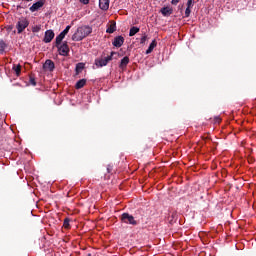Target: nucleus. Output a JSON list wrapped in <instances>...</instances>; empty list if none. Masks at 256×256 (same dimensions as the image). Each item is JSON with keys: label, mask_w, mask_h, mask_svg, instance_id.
<instances>
[{"label": "nucleus", "mask_w": 256, "mask_h": 256, "mask_svg": "<svg viewBox=\"0 0 256 256\" xmlns=\"http://www.w3.org/2000/svg\"><path fill=\"white\" fill-rule=\"evenodd\" d=\"M139 31H140L139 27H136V26L131 27L129 31V37H134V35H137Z\"/></svg>", "instance_id": "nucleus-18"}, {"label": "nucleus", "mask_w": 256, "mask_h": 256, "mask_svg": "<svg viewBox=\"0 0 256 256\" xmlns=\"http://www.w3.org/2000/svg\"><path fill=\"white\" fill-rule=\"evenodd\" d=\"M26 1H33V0H26Z\"/></svg>", "instance_id": "nucleus-33"}, {"label": "nucleus", "mask_w": 256, "mask_h": 256, "mask_svg": "<svg viewBox=\"0 0 256 256\" xmlns=\"http://www.w3.org/2000/svg\"><path fill=\"white\" fill-rule=\"evenodd\" d=\"M189 15H191V8H186L185 17H189Z\"/></svg>", "instance_id": "nucleus-28"}, {"label": "nucleus", "mask_w": 256, "mask_h": 256, "mask_svg": "<svg viewBox=\"0 0 256 256\" xmlns=\"http://www.w3.org/2000/svg\"><path fill=\"white\" fill-rule=\"evenodd\" d=\"M43 5H45V0H39L38 2L34 3L30 7L31 13H35V11H39V9H41V7H43Z\"/></svg>", "instance_id": "nucleus-10"}, {"label": "nucleus", "mask_w": 256, "mask_h": 256, "mask_svg": "<svg viewBox=\"0 0 256 256\" xmlns=\"http://www.w3.org/2000/svg\"><path fill=\"white\" fill-rule=\"evenodd\" d=\"M216 123H221V118L217 117L216 118Z\"/></svg>", "instance_id": "nucleus-31"}, {"label": "nucleus", "mask_w": 256, "mask_h": 256, "mask_svg": "<svg viewBox=\"0 0 256 256\" xmlns=\"http://www.w3.org/2000/svg\"><path fill=\"white\" fill-rule=\"evenodd\" d=\"M13 71H15L17 77H19V75H21V64L18 65H13Z\"/></svg>", "instance_id": "nucleus-20"}, {"label": "nucleus", "mask_w": 256, "mask_h": 256, "mask_svg": "<svg viewBox=\"0 0 256 256\" xmlns=\"http://www.w3.org/2000/svg\"><path fill=\"white\" fill-rule=\"evenodd\" d=\"M59 52V55H62V57H68L69 56V45L67 44V41H64L62 44L56 46Z\"/></svg>", "instance_id": "nucleus-5"}, {"label": "nucleus", "mask_w": 256, "mask_h": 256, "mask_svg": "<svg viewBox=\"0 0 256 256\" xmlns=\"http://www.w3.org/2000/svg\"><path fill=\"white\" fill-rule=\"evenodd\" d=\"M181 0H172L171 3L172 5H177V3H179Z\"/></svg>", "instance_id": "nucleus-30"}, {"label": "nucleus", "mask_w": 256, "mask_h": 256, "mask_svg": "<svg viewBox=\"0 0 256 256\" xmlns=\"http://www.w3.org/2000/svg\"><path fill=\"white\" fill-rule=\"evenodd\" d=\"M83 69H85V64L84 63H78L76 65V68H75L76 75H79V73H81V71H83Z\"/></svg>", "instance_id": "nucleus-19"}, {"label": "nucleus", "mask_w": 256, "mask_h": 256, "mask_svg": "<svg viewBox=\"0 0 256 256\" xmlns=\"http://www.w3.org/2000/svg\"><path fill=\"white\" fill-rule=\"evenodd\" d=\"M107 173H113V165L109 164L107 166Z\"/></svg>", "instance_id": "nucleus-25"}, {"label": "nucleus", "mask_w": 256, "mask_h": 256, "mask_svg": "<svg viewBox=\"0 0 256 256\" xmlns=\"http://www.w3.org/2000/svg\"><path fill=\"white\" fill-rule=\"evenodd\" d=\"M92 33L93 28L91 26H81L72 35V41H83L85 37H89Z\"/></svg>", "instance_id": "nucleus-1"}, {"label": "nucleus", "mask_w": 256, "mask_h": 256, "mask_svg": "<svg viewBox=\"0 0 256 256\" xmlns=\"http://www.w3.org/2000/svg\"><path fill=\"white\" fill-rule=\"evenodd\" d=\"M70 29V25L66 26V28L56 37L55 47H59V45H61L63 39H65V36L67 35V33H69Z\"/></svg>", "instance_id": "nucleus-6"}, {"label": "nucleus", "mask_w": 256, "mask_h": 256, "mask_svg": "<svg viewBox=\"0 0 256 256\" xmlns=\"http://www.w3.org/2000/svg\"><path fill=\"white\" fill-rule=\"evenodd\" d=\"M43 69L50 72L55 71V62L50 59L46 60L43 64Z\"/></svg>", "instance_id": "nucleus-9"}, {"label": "nucleus", "mask_w": 256, "mask_h": 256, "mask_svg": "<svg viewBox=\"0 0 256 256\" xmlns=\"http://www.w3.org/2000/svg\"><path fill=\"white\" fill-rule=\"evenodd\" d=\"M123 43H125V38L123 36H116L112 42L114 47H123Z\"/></svg>", "instance_id": "nucleus-8"}, {"label": "nucleus", "mask_w": 256, "mask_h": 256, "mask_svg": "<svg viewBox=\"0 0 256 256\" xmlns=\"http://www.w3.org/2000/svg\"><path fill=\"white\" fill-rule=\"evenodd\" d=\"M84 85H87V79H80L76 82L75 89H83Z\"/></svg>", "instance_id": "nucleus-16"}, {"label": "nucleus", "mask_w": 256, "mask_h": 256, "mask_svg": "<svg viewBox=\"0 0 256 256\" xmlns=\"http://www.w3.org/2000/svg\"><path fill=\"white\" fill-rule=\"evenodd\" d=\"M204 141H207V139H209V137H203Z\"/></svg>", "instance_id": "nucleus-32"}, {"label": "nucleus", "mask_w": 256, "mask_h": 256, "mask_svg": "<svg viewBox=\"0 0 256 256\" xmlns=\"http://www.w3.org/2000/svg\"><path fill=\"white\" fill-rule=\"evenodd\" d=\"M193 7V0L187 1V8L191 9Z\"/></svg>", "instance_id": "nucleus-27"}, {"label": "nucleus", "mask_w": 256, "mask_h": 256, "mask_svg": "<svg viewBox=\"0 0 256 256\" xmlns=\"http://www.w3.org/2000/svg\"><path fill=\"white\" fill-rule=\"evenodd\" d=\"M99 7L102 11L109 9V0H99Z\"/></svg>", "instance_id": "nucleus-13"}, {"label": "nucleus", "mask_w": 256, "mask_h": 256, "mask_svg": "<svg viewBox=\"0 0 256 256\" xmlns=\"http://www.w3.org/2000/svg\"><path fill=\"white\" fill-rule=\"evenodd\" d=\"M127 65H129V58L128 56H125L119 64L120 69H125L127 67Z\"/></svg>", "instance_id": "nucleus-14"}, {"label": "nucleus", "mask_w": 256, "mask_h": 256, "mask_svg": "<svg viewBox=\"0 0 256 256\" xmlns=\"http://www.w3.org/2000/svg\"><path fill=\"white\" fill-rule=\"evenodd\" d=\"M145 41H147V36H142L141 39H140V43L141 45H144Z\"/></svg>", "instance_id": "nucleus-26"}, {"label": "nucleus", "mask_w": 256, "mask_h": 256, "mask_svg": "<svg viewBox=\"0 0 256 256\" xmlns=\"http://www.w3.org/2000/svg\"><path fill=\"white\" fill-rule=\"evenodd\" d=\"M120 219H121L122 223H126V225H133L134 227L136 225H139V222H137V220H135V217H133V215H131L129 213H123L120 216Z\"/></svg>", "instance_id": "nucleus-2"}, {"label": "nucleus", "mask_w": 256, "mask_h": 256, "mask_svg": "<svg viewBox=\"0 0 256 256\" xmlns=\"http://www.w3.org/2000/svg\"><path fill=\"white\" fill-rule=\"evenodd\" d=\"M155 47H157V41L153 40L149 45L148 49L146 50V55H149V53H153Z\"/></svg>", "instance_id": "nucleus-17"}, {"label": "nucleus", "mask_w": 256, "mask_h": 256, "mask_svg": "<svg viewBox=\"0 0 256 256\" xmlns=\"http://www.w3.org/2000/svg\"><path fill=\"white\" fill-rule=\"evenodd\" d=\"M5 49H7V43H5L3 40H0V53H5Z\"/></svg>", "instance_id": "nucleus-21"}, {"label": "nucleus", "mask_w": 256, "mask_h": 256, "mask_svg": "<svg viewBox=\"0 0 256 256\" xmlns=\"http://www.w3.org/2000/svg\"><path fill=\"white\" fill-rule=\"evenodd\" d=\"M80 3H83V5H89V0H80Z\"/></svg>", "instance_id": "nucleus-29"}, {"label": "nucleus", "mask_w": 256, "mask_h": 256, "mask_svg": "<svg viewBox=\"0 0 256 256\" xmlns=\"http://www.w3.org/2000/svg\"><path fill=\"white\" fill-rule=\"evenodd\" d=\"M117 55V52H111V55L95 60V65L97 67H106V65L109 63V61H113V56Z\"/></svg>", "instance_id": "nucleus-3"}, {"label": "nucleus", "mask_w": 256, "mask_h": 256, "mask_svg": "<svg viewBox=\"0 0 256 256\" xmlns=\"http://www.w3.org/2000/svg\"><path fill=\"white\" fill-rule=\"evenodd\" d=\"M161 13L164 17H169V16L173 15V7H171V6L163 7L161 9Z\"/></svg>", "instance_id": "nucleus-11"}, {"label": "nucleus", "mask_w": 256, "mask_h": 256, "mask_svg": "<svg viewBox=\"0 0 256 256\" xmlns=\"http://www.w3.org/2000/svg\"><path fill=\"white\" fill-rule=\"evenodd\" d=\"M175 221H177V211L171 212V214L168 216V222L170 224L175 223Z\"/></svg>", "instance_id": "nucleus-15"}, {"label": "nucleus", "mask_w": 256, "mask_h": 256, "mask_svg": "<svg viewBox=\"0 0 256 256\" xmlns=\"http://www.w3.org/2000/svg\"><path fill=\"white\" fill-rule=\"evenodd\" d=\"M29 27V20L26 18H23L21 20H19L16 23V29H17V33L19 35H21V33L23 32L24 29H27Z\"/></svg>", "instance_id": "nucleus-4"}, {"label": "nucleus", "mask_w": 256, "mask_h": 256, "mask_svg": "<svg viewBox=\"0 0 256 256\" xmlns=\"http://www.w3.org/2000/svg\"><path fill=\"white\" fill-rule=\"evenodd\" d=\"M114 31H117V23L115 21H111L107 26L106 33L112 34Z\"/></svg>", "instance_id": "nucleus-12"}, {"label": "nucleus", "mask_w": 256, "mask_h": 256, "mask_svg": "<svg viewBox=\"0 0 256 256\" xmlns=\"http://www.w3.org/2000/svg\"><path fill=\"white\" fill-rule=\"evenodd\" d=\"M33 33H39L41 31V27L35 26L32 28Z\"/></svg>", "instance_id": "nucleus-24"}, {"label": "nucleus", "mask_w": 256, "mask_h": 256, "mask_svg": "<svg viewBox=\"0 0 256 256\" xmlns=\"http://www.w3.org/2000/svg\"><path fill=\"white\" fill-rule=\"evenodd\" d=\"M63 227H64L65 229H69V219H68V218H66V219L64 220Z\"/></svg>", "instance_id": "nucleus-23"}, {"label": "nucleus", "mask_w": 256, "mask_h": 256, "mask_svg": "<svg viewBox=\"0 0 256 256\" xmlns=\"http://www.w3.org/2000/svg\"><path fill=\"white\" fill-rule=\"evenodd\" d=\"M55 39V32L53 30H47L44 35L43 42L44 43H51Z\"/></svg>", "instance_id": "nucleus-7"}, {"label": "nucleus", "mask_w": 256, "mask_h": 256, "mask_svg": "<svg viewBox=\"0 0 256 256\" xmlns=\"http://www.w3.org/2000/svg\"><path fill=\"white\" fill-rule=\"evenodd\" d=\"M30 85H33V87H35L37 85V82L35 81V76L30 75Z\"/></svg>", "instance_id": "nucleus-22"}]
</instances>
